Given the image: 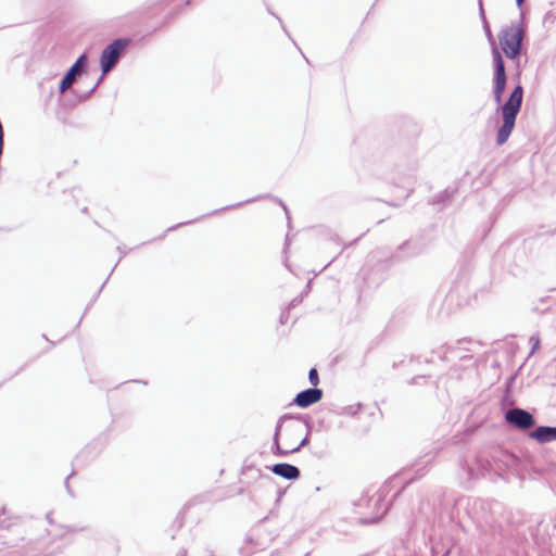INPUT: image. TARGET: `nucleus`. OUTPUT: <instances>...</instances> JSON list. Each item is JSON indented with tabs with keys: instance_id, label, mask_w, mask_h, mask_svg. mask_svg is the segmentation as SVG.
I'll list each match as a JSON object with an SVG mask.
<instances>
[{
	"instance_id": "obj_3",
	"label": "nucleus",
	"mask_w": 556,
	"mask_h": 556,
	"mask_svg": "<svg viewBox=\"0 0 556 556\" xmlns=\"http://www.w3.org/2000/svg\"><path fill=\"white\" fill-rule=\"evenodd\" d=\"M523 36V30L519 25H511L501 31L498 41L507 59L516 60L520 55Z\"/></svg>"
},
{
	"instance_id": "obj_7",
	"label": "nucleus",
	"mask_w": 556,
	"mask_h": 556,
	"mask_svg": "<svg viewBox=\"0 0 556 556\" xmlns=\"http://www.w3.org/2000/svg\"><path fill=\"white\" fill-rule=\"evenodd\" d=\"M321 390L316 388L307 389L305 391L300 392L295 396L294 403L300 407H308L309 405L319 402L321 400Z\"/></svg>"
},
{
	"instance_id": "obj_8",
	"label": "nucleus",
	"mask_w": 556,
	"mask_h": 556,
	"mask_svg": "<svg viewBox=\"0 0 556 556\" xmlns=\"http://www.w3.org/2000/svg\"><path fill=\"white\" fill-rule=\"evenodd\" d=\"M529 437L540 443L556 440L555 427H538L534 431L530 432Z\"/></svg>"
},
{
	"instance_id": "obj_10",
	"label": "nucleus",
	"mask_w": 556,
	"mask_h": 556,
	"mask_svg": "<svg viewBox=\"0 0 556 556\" xmlns=\"http://www.w3.org/2000/svg\"><path fill=\"white\" fill-rule=\"evenodd\" d=\"M77 74H79L77 66H72L60 84L61 93L65 92V90L72 86Z\"/></svg>"
},
{
	"instance_id": "obj_9",
	"label": "nucleus",
	"mask_w": 556,
	"mask_h": 556,
	"mask_svg": "<svg viewBox=\"0 0 556 556\" xmlns=\"http://www.w3.org/2000/svg\"><path fill=\"white\" fill-rule=\"evenodd\" d=\"M271 471L275 475L283 477L288 480H294L300 477V470L295 466L290 464H276L271 468Z\"/></svg>"
},
{
	"instance_id": "obj_5",
	"label": "nucleus",
	"mask_w": 556,
	"mask_h": 556,
	"mask_svg": "<svg viewBox=\"0 0 556 556\" xmlns=\"http://www.w3.org/2000/svg\"><path fill=\"white\" fill-rule=\"evenodd\" d=\"M127 45L128 40L116 39L103 50L100 58L103 75L108 74L114 67Z\"/></svg>"
},
{
	"instance_id": "obj_4",
	"label": "nucleus",
	"mask_w": 556,
	"mask_h": 556,
	"mask_svg": "<svg viewBox=\"0 0 556 556\" xmlns=\"http://www.w3.org/2000/svg\"><path fill=\"white\" fill-rule=\"evenodd\" d=\"M492 58L494 63V99L496 103H501L506 87V72L503 56L496 47H493Z\"/></svg>"
},
{
	"instance_id": "obj_11",
	"label": "nucleus",
	"mask_w": 556,
	"mask_h": 556,
	"mask_svg": "<svg viewBox=\"0 0 556 556\" xmlns=\"http://www.w3.org/2000/svg\"><path fill=\"white\" fill-rule=\"evenodd\" d=\"M308 379H309L311 384H313L314 387H316L319 383V377H318L317 369L312 368L309 370Z\"/></svg>"
},
{
	"instance_id": "obj_2",
	"label": "nucleus",
	"mask_w": 556,
	"mask_h": 556,
	"mask_svg": "<svg viewBox=\"0 0 556 556\" xmlns=\"http://www.w3.org/2000/svg\"><path fill=\"white\" fill-rule=\"evenodd\" d=\"M523 99V88L521 85L515 87L509 98L502 108L503 125L497 131L496 142L504 144L509 138L516 122L517 114L520 111Z\"/></svg>"
},
{
	"instance_id": "obj_6",
	"label": "nucleus",
	"mask_w": 556,
	"mask_h": 556,
	"mask_svg": "<svg viewBox=\"0 0 556 556\" xmlns=\"http://www.w3.org/2000/svg\"><path fill=\"white\" fill-rule=\"evenodd\" d=\"M505 419L520 430H528L535 424L533 416L521 408H511L506 412Z\"/></svg>"
},
{
	"instance_id": "obj_1",
	"label": "nucleus",
	"mask_w": 556,
	"mask_h": 556,
	"mask_svg": "<svg viewBox=\"0 0 556 556\" xmlns=\"http://www.w3.org/2000/svg\"><path fill=\"white\" fill-rule=\"evenodd\" d=\"M307 427L299 419H283L275 433V444L280 455L298 452L307 441Z\"/></svg>"
},
{
	"instance_id": "obj_12",
	"label": "nucleus",
	"mask_w": 556,
	"mask_h": 556,
	"mask_svg": "<svg viewBox=\"0 0 556 556\" xmlns=\"http://www.w3.org/2000/svg\"><path fill=\"white\" fill-rule=\"evenodd\" d=\"M86 60V55L83 54L79 56V59L74 63L73 66H77V72H80V68H81V65L84 63V61Z\"/></svg>"
},
{
	"instance_id": "obj_13",
	"label": "nucleus",
	"mask_w": 556,
	"mask_h": 556,
	"mask_svg": "<svg viewBox=\"0 0 556 556\" xmlns=\"http://www.w3.org/2000/svg\"><path fill=\"white\" fill-rule=\"evenodd\" d=\"M518 5H521L523 3L525 0H516Z\"/></svg>"
}]
</instances>
